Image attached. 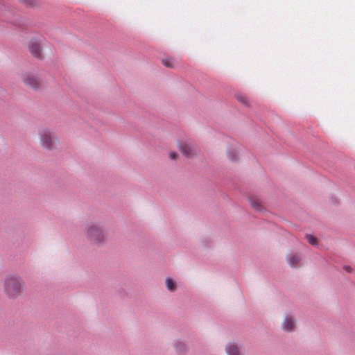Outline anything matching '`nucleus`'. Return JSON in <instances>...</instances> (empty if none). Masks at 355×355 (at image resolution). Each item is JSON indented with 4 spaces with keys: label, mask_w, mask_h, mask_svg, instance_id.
<instances>
[{
    "label": "nucleus",
    "mask_w": 355,
    "mask_h": 355,
    "mask_svg": "<svg viewBox=\"0 0 355 355\" xmlns=\"http://www.w3.org/2000/svg\"><path fill=\"white\" fill-rule=\"evenodd\" d=\"M250 202L252 207L256 210L261 211V205L259 199L256 198H250Z\"/></svg>",
    "instance_id": "9"
},
{
    "label": "nucleus",
    "mask_w": 355,
    "mask_h": 355,
    "mask_svg": "<svg viewBox=\"0 0 355 355\" xmlns=\"http://www.w3.org/2000/svg\"><path fill=\"white\" fill-rule=\"evenodd\" d=\"M87 239L92 243H101L104 241L105 236L101 227L92 224L87 229Z\"/></svg>",
    "instance_id": "3"
},
{
    "label": "nucleus",
    "mask_w": 355,
    "mask_h": 355,
    "mask_svg": "<svg viewBox=\"0 0 355 355\" xmlns=\"http://www.w3.org/2000/svg\"><path fill=\"white\" fill-rule=\"evenodd\" d=\"M178 148L181 153L187 157H191L195 154V150L193 147H192L187 142L179 143Z\"/></svg>",
    "instance_id": "5"
},
{
    "label": "nucleus",
    "mask_w": 355,
    "mask_h": 355,
    "mask_svg": "<svg viewBox=\"0 0 355 355\" xmlns=\"http://www.w3.org/2000/svg\"><path fill=\"white\" fill-rule=\"evenodd\" d=\"M166 284L167 288L171 291H174L176 289L175 283L171 278H167L166 279Z\"/></svg>",
    "instance_id": "12"
},
{
    "label": "nucleus",
    "mask_w": 355,
    "mask_h": 355,
    "mask_svg": "<svg viewBox=\"0 0 355 355\" xmlns=\"http://www.w3.org/2000/svg\"><path fill=\"white\" fill-rule=\"evenodd\" d=\"M226 351L228 355H240V352L237 346L234 344H228L226 347Z\"/></svg>",
    "instance_id": "8"
},
{
    "label": "nucleus",
    "mask_w": 355,
    "mask_h": 355,
    "mask_svg": "<svg viewBox=\"0 0 355 355\" xmlns=\"http://www.w3.org/2000/svg\"><path fill=\"white\" fill-rule=\"evenodd\" d=\"M345 269L347 271V272H351L352 269L349 266H345Z\"/></svg>",
    "instance_id": "17"
},
{
    "label": "nucleus",
    "mask_w": 355,
    "mask_h": 355,
    "mask_svg": "<svg viewBox=\"0 0 355 355\" xmlns=\"http://www.w3.org/2000/svg\"><path fill=\"white\" fill-rule=\"evenodd\" d=\"M306 239H307V241L311 244V245H315L317 243V240L312 235H306Z\"/></svg>",
    "instance_id": "14"
},
{
    "label": "nucleus",
    "mask_w": 355,
    "mask_h": 355,
    "mask_svg": "<svg viewBox=\"0 0 355 355\" xmlns=\"http://www.w3.org/2000/svg\"><path fill=\"white\" fill-rule=\"evenodd\" d=\"M300 259L297 255H293L288 259V263L291 267H297L300 263Z\"/></svg>",
    "instance_id": "10"
},
{
    "label": "nucleus",
    "mask_w": 355,
    "mask_h": 355,
    "mask_svg": "<svg viewBox=\"0 0 355 355\" xmlns=\"http://www.w3.org/2000/svg\"><path fill=\"white\" fill-rule=\"evenodd\" d=\"M162 63L164 66L169 67V68H173L175 67V61H174L173 58H171L166 57V58H163Z\"/></svg>",
    "instance_id": "11"
},
{
    "label": "nucleus",
    "mask_w": 355,
    "mask_h": 355,
    "mask_svg": "<svg viewBox=\"0 0 355 355\" xmlns=\"http://www.w3.org/2000/svg\"><path fill=\"white\" fill-rule=\"evenodd\" d=\"M178 155L176 153L172 152L169 153V157L171 159H175L178 157Z\"/></svg>",
    "instance_id": "16"
},
{
    "label": "nucleus",
    "mask_w": 355,
    "mask_h": 355,
    "mask_svg": "<svg viewBox=\"0 0 355 355\" xmlns=\"http://www.w3.org/2000/svg\"><path fill=\"white\" fill-rule=\"evenodd\" d=\"M237 99L242 103L247 104L248 103V98L247 97L243 96V95H239L237 96Z\"/></svg>",
    "instance_id": "15"
},
{
    "label": "nucleus",
    "mask_w": 355,
    "mask_h": 355,
    "mask_svg": "<svg viewBox=\"0 0 355 355\" xmlns=\"http://www.w3.org/2000/svg\"><path fill=\"white\" fill-rule=\"evenodd\" d=\"M29 50L35 58H40L41 57V49L37 42L31 41L29 44Z\"/></svg>",
    "instance_id": "6"
},
{
    "label": "nucleus",
    "mask_w": 355,
    "mask_h": 355,
    "mask_svg": "<svg viewBox=\"0 0 355 355\" xmlns=\"http://www.w3.org/2000/svg\"><path fill=\"white\" fill-rule=\"evenodd\" d=\"M4 293L8 298H16L22 292L24 284L17 275H8L3 280Z\"/></svg>",
    "instance_id": "1"
},
{
    "label": "nucleus",
    "mask_w": 355,
    "mask_h": 355,
    "mask_svg": "<svg viewBox=\"0 0 355 355\" xmlns=\"http://www.w3.org/2000/svg\"><path fill=\"white\" fill-rule=\"evenodd\" d=\"M282 328L286 331H291L294 329V321L291 318L286 317L282 324Z\"/></svg>",
    "instance_id": "7"
},
{
    "label": "nucleus",
    "mask_w": 355,
    "mask_h": 355,
    "mask_svg": "<svg viewBox=\"0 0 355 355\" xmlns=\"http://www.w3.org/2000/svg\"><path fill=\"white\" fill-rule=\"evenodd\" d=\"M22 82L25 85L32 89H37L40 86V80L33 75L31 73H26L22 76Z\"/></svg>",
    "instance_id": "4"
},
{
    "label": "nucleus",
    "mask_w": 355,
    "mask_h": 355,
    "mask_svg": "<svg viewBox=\"0 0 355 355\" xmlns=\"http://www.w3.org/2000/svg\"><path fill=\"white\" fill-rule=\"evenodd\" d=\"M38 134L42 147L46 150H52L56 148L58 140L53 136L49 130L42 128L39 130Z\"/></svg>",
    "instance_id": "2"
},
{
    "label": "nucleus",
    "mask_w": 355,
    "mask_h": 355,
    "mask_svg": "<svg viewBox=\"0 0 355 355\" xmlns=\"http://www.w3.org/2000/svg\"><path fill=\"white\" fill-rule=\"evenodd\" d=\"M21 3L27 7H35L38 5L37 0H19Z\"/></svg>",
    "instance_id": "13"
}]
</instances>
